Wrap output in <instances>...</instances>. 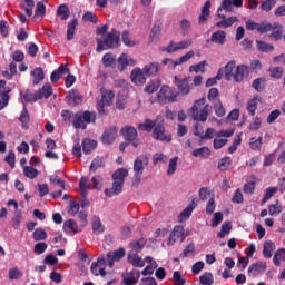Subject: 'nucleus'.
Here are the masks:
<instances>
[{
  "mask_svg": "<svg viewBox=\"0 0 285 285\" xmlns=\"http://www.w3.org/2000/svg\"><path fill=\"white\" fill-rule=\"evenodd\" d=\"M248 72V67L245 65L236 66L235 61H229L224 69H219L217 77L222 79V77H226L227 81H235L236 83H240L244 81V77Z\"/></svg>",
  "mask_w": 285,
  "mask_h": 285,
  "instance_id": "nucleus-1",
  "label": "nucleus"
},
{
  "mask_svg": "<svg viewBox=\"0 0 285 285\" xmlns=\"http://www.w3.org/2000/svg\"><path fill=\"white\" fill-rule=\"evenodd\" d=\"M202 106L204 107L202 108ZM210 112H213V106L208 104L206 105V97L194 101V105L190 108L191 119L194 121H200L202 124H206V121H208Z\"/></svg>",
  "mask_w": 285,
  "mask_h": 285,
  "instance_id": "nucleus-2",
  "label": "nucleus"
},
{
  "mask_svg": "<svg viewBox=\"0 0 285 285\" xmlns=\"http://www.w3.org/2000/svg\"><path fill=\"white\" fill-rule=\"evenodd\" d=\"M121 39V32L112 30L108 32L104 39L97 38L96 52H104V50H114V48H119V41Z\"/></svg>",
  "mask_w": 285,
  "mask_h": 285,
  "instance_id": "nucleus-3",
  "label": "nucleus"
},
{
  "mask_svg": "<svg viewBox=\"0 0 285 285\" xmlns=\"http://www.w3.org/2000/svg\"><path fill=\"white\" fill-rule=\"evenodd\" d=\"M223 10H225V12H233V2H230V0L222 1L220 7L217 9V17L222 20L216 23V28L226 29L237 23L238 19L236 16L226 18V14L222 13Z\"/></svg>",
  "mask_w": 285,
  "mask_h": 285,
  "instance_id": "nucleus-4",
  "label": "nucleus"
},
{
  "mask_svg": "<svg viewBox=\"0 0 285 285\" xmlns=\"http://www.w3.org/2000/svg\"><path fill=\"white\" fill-rule=\"evenodd\" d=\"M97 121V114L86 110L78 111L73 115L72 126L76 130H86L88 124H95Z\"/></svg>",
  "mask_w": 285,
  "mask_h": 285,
  "instance_id": "nucleus-5",
  "label": "nucleus"
},
{
  "mask_svg": "<svg viewBox=\"0 0 285 285\" xmlns=\"http://www.w3.org/2000/svg\"><path fill=\"white\" fill-rule=\"evenodd\" d=\"M88 177L83 176L80 178L79 181V190L82 197H86V195H88V190H90V188H92L94 190H101V188L104 187V178L99 175H96L91 178V183H89Z\"/></svg>",
  "mask_w": 285,
  "mask_h": 285,
  "instance_id": "nucleus-6",
  "label": "nucleus"
},
{
  "mask_svg": "<svg viewBox=\"0 0 285 285\" xmlns=\"http://www.w3.org/2000/svg\"><path fill=\"white\" fill-rule=\"evenodd\" d=\"M263 35H267L272 41H281L282 37H284V26L279 22L271 23L265 21Z\"/></svg>",
  "mask_w": 285,
  "mask_h": 285,
  "instance_id": "nucleus-7",
  "label": "nucleus"
},
{
  "mask_svg": "<svg viewBox=\"0 0 285 285\" xmlns=\"http://www.w3.org/2000/svg\"><path fill=\"white\" fill-rule=\"evenodd\" d=\"M148 166V156L137 157L134 161V181L132 186L136 188L141 184V177L144 175V170Z\"/></svg>",
  "mask_w": 285,
  "mask_h": 285,
  "instance_id": "nucleus-8",
  "label": "nucleus"
},
{
  "mask_svg": "<svg viewBox=\"0 0 285 285\" xmlns=\"http://www.w3.org/2000/svg\"><path fill=\"white\" fill-rule=\"evenodd\" d=\"M120 134L122 135L125 141H129L134 148H139V145L141 144L137 137H139V134L137 132V129L132 126H126L120 130Z\"/></svg>",
  "mask_w": 285,
  "mask_h": 285,
  "instance_id": "nucleus-9",
  "label": "nucleus"
},
{
  "mask_svg": "<svg viewBox=\"0 0 285 285\" xmlns=\"http://www.w3.org/2000/svg\"><path fill=\"white\" fill-rule=\"evenodd\" d=\"M193 46V40H181L179 42L170 41L167 47H163L161 51L167 52L168 55H173V52H177L178 50H186Z\"/></svg>",
  "mask_w": 285,
  "mask_h": 285,
  "instance_id": "nucleus-10",
  "label": "nucleus"
},
{
  "mask_svg": "<svg viewBox=\"0 0 285 285\" xmlns=\"http://www.w3.org/2000/svg\"><path fill=\"white\" fill-rule=\"evenodd\" d=\"M153 137L157 141H173V136L170 134H166V127L163 122H158L153 131Z\"/></svg>",
  "mask_w": 285,
  "mask_h": 285,
  "instance_id": "nucleus-11",
  "label": "nucleus"
},
{
  "mask_svg": "<svg viewBox=\"0 0 285 285\" xmlns=\"http://www.w3.org/2000/svg\"><path fill=\"white\" fill-rule=\"evenodd\" d=\"M92 275L96 277H106V257L104 255L99 256L97 262L92 263L90 266Z\"/></svg>",
  "mask_w": 285,
  "mask_h": 285,
  "instance_id": "nucleus-12",
  "label": "nucleus"
},
{
  "mask_svg": "<svg viewBox=\"0 0 285 285\" xmlns=\"http://www.w3.org/2000/svg\"><path fill=\"white\" fill-rule=\"evenodd\" d=\"M7 85L8 82L6 80H0V110H3L10 101V92H12V89Z\"/></svg>",
  "mask_w": 285,
  "mask_h": 285,
  "instance_id": "nucleus-13",
  "label": "nucleus"
},
{
  "mask_svg": "<svg viewBox=\"0 0 285 285\" xmlns=\"http://www.w3.org/2000/svg\"><path fill=\"white\" fill-rule=\"evenodd\" d=\"M266 262L264 261H258L256 263H253L248 269H247V275L248 277H259V275H264L266 273Z\"/></svg>",
  "mask_w": 285,
  "mask_h": 285,
  "instance_id": "nucleus-14",
  "label": "nucleus"
},
{
  "mask_svg": "<svg viewBox=\"0 0 285 285\" xmlns=\"http://www.w3.org/2000/svg\"><path fill=\"white\" fill-rule=\"evenodd\" d=\"M117 127L111 126L105 129L101 136V141L105 146H110L115 144V139H117Z\"/></svg>",
  "mask_w": 285,
  "mask_h": 285,
  "instance_id": "nucleus-15",
  "label": "nucleus"
},
{
  "mask_svg": "<svg viewBox=\"0 0 285 285\" xmlns=\"http://www.w3.org/2000/svg\"><path fill=\"white\" fill-rule=\"evenodd\" d=\"M157 99L159 104H173L175 98L173 97V90L168 86H163L158 92Z\"/></svg>",
  "mask_w": 285,
  "mask_h": 285,
  "instance_id": "nucleus-16",
  "label": "nucleus"
},
{
  "mask_svg": "<svg viewBox=\"0 0 285 285\" xmlns=\"http://www.w3.org/2000/svg\"><path fill=\"white\" fill-rule=\"evenodd\" d=\"M175 86L180 95H188L193 89V86L190 85V78L179 79L175 77Z\"/></svg>",
  "mask_w": 285,
  "mask_h": 285,
  "instance_id": "nucleus-17",
  "label": "nucleus"
},
{
  "mask_svg": "<svg viewBox=\"0 0 285 285\" xmlns=\"http://www.w3.org/2000/svg\"><path fill=\"white\" fill-rule=\"evenodd\" d=\"M146 77L148 76H146L141 68H135L130 75L131 81L135 86H144V83H146Z\"/></svg>",
  "mask_w": 285,
  "mask_h": 285,
  "instance_id": "nucleus-18",
  "label": "nucleus"
},
{
  "mask_svg": "<svg viewBox=\"0 0 285 285\" xmlns=\"http://www.w3.org/2000/svg\"><path fill=\"white\" fill-rule=\"evenodd\" d=\"M207 43H216L217 46H224L226 43V31L217 30L212 33L210 39L206 40Z\"/></svg>",
  "mask_w": 285,
  "mask_h": 285,
  "instance_id": "nucleus-19",
  "label": "nucleus"
},
{
  "mask_svg": "<svg viewBox=\"0 0 285 285\" xmlns=\"http://www.w3.org/2000/svg\"><path fill=\"white\" fill-rule=\"evenodd\" d=\"M70 72V68L68 65H60L58 69L53 70L50 76L51 83H58L59 79H61L62 75H68Z\"/></svg>",
  "mask_w": 285,
  "mask_h": 285,
  "instance_id": "nucleus-20",
  "label": "nucleus"
},
{
  "mask_svg": "<svg viewBox=\"0 0 285 285\" xmlns=\"http://www.w3.org/2000/svg\"><path fill=\"white\" fill-rule=\"evenodd\" d=\"M161 70L159 62H150L142 68L146 77H157V73Z\"/></svg>",
  "mask_w": 285,
  "mask_h": 285,
  "instance_id": "nucleus-21",
  "label": "nucleus"
},
{
  "mask_svg": "<svg viewBox=\"0 0 285 285\" xmlns=\"http://www.w3.org/2000/svg\"><path fill=\"white\" fill-rule=\"evenodd\" d=\"M52 96V85L50 83H45L42 88L38 89L36 92V99L41 100V99H49V97Z\"/></svg>",
  "mask_w": 285,
  "mask_h": 285,
  "instance_id": "nucleus-22",
  "label": "nucleus"
},
{
  "mask_svg": "<svg viewBox=\"0 0 285 285\" xmlns=\"http://www.w3.org/2000/svg\"><path fill=\"white\" fill-rule=\"evenodd\" d=\"M266 26V21H263V22H255L254 20H247L246 23H245V28L246 30H249V31H254L256 30V32H258V35H264V28Z\"/></svg>",
  "mask_w": 285,
  "mask_h": 285,
  "instance_id": "nucleus-23",
  "label": "nucleus"
},
{
  "mask_svg": "<svg viewBox=\"0 0 285 285\" xmlns=\"http://www.w3.org/2000/svg\"><path fill=\"white\" fill-rule=\"evenodd\" d=\"M139 277H141L139 269H132L124 277L125 285H136L139 282Z\"/></svg>",
  "mask_w": 285,
  "mask_h": 285,
  "instance_id": "nucleus-24",
  "label": "nucleus"
},
{
  "mask_svg": "<svg viewBox=\"0 0 285 285\" xmlns=\"http://www.w3.org/2000/svg\"><path fill=\"white\" fill-rule=\"evenodd\" d=\"M122 190H124V183L114 180L112 187L105 189V195L106 197H115V195H119Z\"/></svg>",
  "mask_w": 285,
  "mask_h": 285,
  "instance_id": "nucleus-25",
  "label": "nucleus"
},
{
  "mask_svg": "<svg viewBox=\"0 0 285 285\" xmlns=\"http://www.w3.org/2000/svg\"><path fill=\"white\" fill-rule=\"evenodd\" d=\"M147 240L144 237H140L137 240H132L129 246L131 248L132 254H137V253H141L144 250V248L146 247Z\"/></svg>",
  "mask_w": 285,
  "mask_h": 285,
  "instance_id": "nucleus-26",
  "label": "nucleus"
},
{
  "mask_svg": "<svg viewBox=\"0 0 285 285\" xmlns=\"http://www.w3.org/2000/svg\"><path fill=\"white\" fill-rule=\"evenodd\" d=\"M128 262L134 268H144L146 266L145 261L137 254L129 253Z\"/></svg>",
  "mask_w": 285,
  "mask_h": 285,
  "instance_id": "nucleus-27",
  "label": "nucleus"
},
{
  "mask_svg": "<svg viewBox=\"0 0 285 285\" xmlns=\"http://www.w3.org/2000/svg\"><path fill=\"white\" fill-rule=\"evenodd\" d=\"M30 75H31V77H33V81H32L33 86H39V83H41V81H43V79H46V73H43V69L41 67L35 68L30 72Z\"/></svg>",
  "mask_w": 285,
  "mask_h": 285,
  "instance_id": "nucleus-28",
  "label": "nucleus"
},
{
  "mask_svg": "<svg viewBox=\"0 0 285 285\" xmlns=\"http://www.w3.org/2000/svg\"><path fill=\"white\" fill-rule=\"evenodd\" d=\"M210 17V0H207L202 8L200 14L198 17V23H206Z\"/></svg>",
  "mask_w": 285,
  "mask_h": 285,
  "instance_id": "nucleus-29",
  "label": "nucleus"
},
{
  "mask_svg": "<svg viewBox=\"0 0 285 285\" xmlns=\"http://www.w3.org/2000/svg\"><path fill=\"white\" fill-rule=\"evenodd\" d=\"M195 210V200L191 202L190 205H188L178 216V222L184 223L188 219H190V215H193V212Z\"/></svg>",
  "mask_w": 285,
  "mask_h": 285,
  "instance_id": "nucleus-30",
  "label": "nucleus"
},
{
  "mask_svg": "<svg viewBox=\"0 0 285 285\" xmlns=\"http://www.w3.org/2000/svg\"><path fill=\"white\" fill-rule=\"evenodd\" d=\"M91 228L94 235H102V233L106 230V227H104V224H101V218L99 217L92 218Z\"/></svg>",
  "mask_w": 285,
  "mask_h": 285,
  "instance_id": "nucleus-31",
  "label": "nucleus"
},
{
  "mask_svg": "<svg viewBox=\"0 0 285 285\" xmlns=\"http://www.w3.org/2000/svg\"><path fill=\"white\" fill-rule=\"evenodd\" d=\"M126 177H128L127 168H119L112 174L114 181H118L120 184H126Z\"/></svg>",
  "mask_w": 285,
  "mask_h": 285,
  "instance_id": "nucleus-32",
  "label": "nucleus"
},
{
  "mask_svg": "<svg viewBox=\"0 0 285 285\" xmlns=\"http://www.w3.org/2000/svg\"><path fill=\"white\" fill-rule=\"evenodd\" d=\"M20 97L23 106H26V104H35V101H39V99H37V94L33 95L30 90L20 91Z\"/></svg>",
  "mask_w": 285,
  "mask_h": 285,
  "instance_id": "nucleus-33",
  "label": "nucleus"
},
{
  "mask_svg": "<svg viewBox=\"0 0 285 285\" xmlns=\"http://www.w3.org/2000/svg\"><path fill=\"white\" fill-rule=\"evenodd\" d=\"M273 250H275V243L273 240H266L263 245V257L271 259L273 257Z\"/></svg>",
  "mask_w": 285,
  "mask_h": 285,
  "instance_id": "nucleus-34",
  "label": "nucleus"
},
{
  "mask_svg": "<svg viewBox=\"0 0 285 285\" xmlns=\"http://www.w3.org/2000/svg\"><path fill=\"white\" fill-rule=\"evenodd\" d=\"M95 148H97V141L89 138L82 140V151L85 155H90Z\"/></svg>",
  "mask_w": 285,
  "mask_h": 285,
  "instance_id": "nucleus-35",
  "label": "nucleus"
},
{
  "mask_svg": "<svg viewBox=\"0 0 285 285\" xmlns=\"http://www.w3.org/2000/svg\"><path fill=\"white\" fill-rule=\"evenodd\" d=\"M77 26H79L77 18H73L71 21L68 22V26H67V40L68 41H72V39H75V30H77Z\"/></svg>",
  "mask_w": 285,
  "mask_h": 285,
  "instance_id": "nucleus-36",
  "label": "nucleus"
},
{
  "mask_svg": "<svg viewBox=\"0 0 285 285\" xmlns=\"http://www.w3.org/2000/svg\"><path fill=\"white\" fill-rule=\"evenodd\" d=\"M100 92H101L100 102L105 104L106 106H111L112 99H115V92H112V90H104V89H100Z\"/></svg>",
  "mask_w": 285,
  "mask_h": 285,
  "instance_id": "nucleus-37",
  "label": "nucleus"
},
{
  "mask_svg": "<svg viewBox=\"0 0 285 285\" xmlns=\"http://www.w3.org/2000/svg\"><path fill=\"white\" fill-rule=\"evenodd\" d=\"M157 125V120L146 119L142 124L138 125V128L145 132H153V128L155 129Z\"/></svg>",
  "mask_w": 285,
  "mask_h": 285,
  "instance_id": "nucleus-38",
  "label": "nucleus"
},
{
  "mask_svg": "<svg viewBox=\"0 0 285 285\" xmlns=\"http://www.w3.org/2000/svg\"><path fill=\"white\" fill-rule=\"evenodd\" d=\"M117 63V56L112 55L111 52L105 53L102 57V65L105 68H112Z\"/></svg>",
  "mask_w": 285,
  "mask_h": 285,
  "instance_id": "nucleus-39",
  "label": "nucleus"
},
{
  "mask_svg": "<svg viewBox=\"0 0 285 285\" xmlns=\"http://www.w3.org/2000/svg\"><path fill=\"white\" fill-rule=\"evenodd\" d=\"M107 257H111L115 262H121V259L126 257V249L124 247H120L114 252H109L107 254Z\"/></svg>",
  "mask_w": 285,
  "mask_h": 285,
  "instance_id": "nucleus-40",
  "label": "nucleus"
},
{
  "mask_svg": "<svg viewBox=\"0 0 285 285\" xmlns=\"http://www.w3.org/2000/svg\"><path fill=\"white\" fill-rule=\"evenodd\" d=\"M57 16L60 17L61 21H67L70 18V9L67 4H60L57 9Z\"/></svg>",
  "mask_w": 285,
  "mask_h": 285,
  "instance_id": "nucleus-41",
  "label": "nucleus"
},
{
  "mask_svg": "<svg viewBox=\"0 0 285 285\" xmlns=\"http://www.w3.org/2000/svg\"><path fill=\"white\" fill-rule=\"evenodd\" d=\"M21 219H23V214L21 209L14 212V217L11 218L12 228L19 230L21 228Z\"/></svg>",
  "mask_w": 285,
  "mask_h": 285,
  "instance_id": "nucleus-42",
  "label": "nucleus"
},
{
  "mask_svg": "<svg viewBox=\"0 0 285 285\" xmlns=\"http://www.w3.org/2000/svg\"><path fill=\"white\" fill-rule=\"evenodd\" d=\"M265 86H266V78H264V77L256 78L252 82V88H254V90H256V92H264Z\"/></svg>",
  "mask_w": 285,
  "mask_h": 285,
  "instance_id": "nucleus-43",
  "label": "nucleus"
},
{
  "mask_svg": "<svg viewBox=\"0 0 285 285\" xmlns=\"http://www.w3.org/2000/svg\"><path fill=\"white\" fill-rule=\"evenodd\" d=\"M281 262H285V248L277 249L273 257V264L275 266H282Z\"/></svg>",
  "mask_w": 285,
  "mask_h": 285,
  "instance_id": "nucleus-44",
  "label": "nucleus"
},
{
  "mask_svg": "<svg viewBox=\"0 0 285 285\" xmlns=\"http://www.w3.org/2000/svg\"><path fill=\"white\" fill-rule=\"evenodd\" d=\"M23 175L28 179H37V177L39 176V170H37V168H35L32 166H24Z\"/></svg>",
  "mask_w": 285,
  "mask_h": 285,
  "instance_id": "nucleus-45",
  "label": "nucleus"
},
{
  "mask_svg": "<svg viewBox=\"0 0 285 285\" xmlns=\"http://www.w3.org/2000/svg\"><path fill=\"white\" fill-rule=\"evenodd\" d=\"M277 190H279L277 187H267L265 189V194H264V197L261 202L262 206H264V204H266V202H268L271 198H273Z\"/></svg>",
  "mask_w": 285,
  "mask_h": 285,
  "instance_id": "nucleus-46",
  "label": "nucleus"
},
{
  "mask_svg": "<svg viewBox=\"0 0 285 285\" xmlns=\"http://www.w3.org/2000/svg\"><path fill=\"white\" fill-rule=\"evenodd\" d=\"M199 282L202 285H213L215 284V277H213V273L205 272L199 276Z\"/></svg>",
  "mask_w": 285,
  "mask_h": 285,
  "instance_id": "nucleus-47",
  "label": "nucleus"
},
{
  "mask_svg": "<svg viewBox=\"0 0 285 285\" xmlns=\"http://www.w3.org/2000/svg\"><path fill=\"white\" fill-rule=\"evenodd\" d=\"M191 155L193 157H203L204 159H206V157H210V148L200 147V148L194 149Z\"/></svg>",
  "mask_w": 285,
  "mask_h": 285,
  "instance_id": "nucleus-48",
  "label": "nucleus"
},
{
  "mask_svg": "<svg viewBox=\"0 0 285 285\" xmlns=\"http://www.w3.org/2000/svg\"><path fill=\"white\" fill-rule=\"evenodd\" d=\"M264 144V138L263 137H258L257 139L255 137L250 138L249 140V148L250 150H262V146Z\"/></svg>",
  "mask_w": 285,
  "mask_h": 285,
  "instance_id": "nucleus-49",
  "label": "nucleus"
},
{
  "mask_svg": "<svg viewBox=\"0 0 285 285\" xmlns=\"http://www.w3.org/2000/svg\"><path fill=\"white\" fill-rule=\"evenodd\" d=\"M230 230H233V225L230 224V222L223 223V225L220 227V232L217 234V237L219 239H224V237H226V235L230 234Z\"/></svg>",
  "mask_w": 285,
  "mask_h": 285,
  "instance_id": "nucleus-50",
  "label": "nucleus"
},
{
  "mask_svg": "<svg viewBox=\"0 0 285 285\" xmlns=\"http://www.w3.org/2000/svg\"><path fill=\"white\" fill-rule=\"evenodd\" d=\"M18 119L22 124V128H28V124H30V114H28V108L26 106H23Z\"/></svg>",
  "mask_w": 285,
  "mask_h": 285,
  "instance_id": "nucleus-51",
  "label": "nucleus"
},
{
  "mask_svg": "<svg viewBox=\"0 0 285 285\" xmlns=\"http://www.w3.org/2000/svg\"><path fill=\"white\" fill-rule=\"evenodd\" d=\"M275 6H277V0H263L261 2V10L263 12H271Z\"/></svg>",
  "mask_w": 285,
  "mask_h": 285,
  "instance_id": "nucleus-52",
  "label": "nucleus"
},
{
  "mask_svg": "<svg viewBox=\"0 0 285 285\" xmlns=\"http://www.w3.org/2000/svg\"><path fill=\"white\" fill-rule=\"evenodd\" d=\"M214 112L216 117H224L226 115V108H224L222 99H218L216 102H214Z\"/></svg>",
  "mask_w": 285,
  "mask_h": 285,
  "instance_id": "nucleus-53",
  "label": "nucleus"
},
{
  "mask_svg": "<svg viewBox=\"0 0 285 285\" xmlns=\"http://www.w3.org/2000/svg\"><path fill=\"white\" fill-rule=\"evenodd\" d=\"M230 166H233V159H230V157H224L218 161L217 168L218 170H228V168H230Z\"/></svg>",
  "mask_w": 285,
  "mask_h": 285,
  "instance_id": "nucleus-54",
  "label": "nucleus"
},
{
  "mask_svg": "<svg viewBox=\"0 0 285 285\" xmlns=\"http://www.w3.org/2000/svg\"><path fill=\"white\" fill-rule=\"evenodd\" d=\"M63 229L71 230L73 235H77V233H79V225H77V222H75V219H69L65 222Z\"/></svg>",
  "mask_w": 285,
  "mask_h": 285,
  "instance_id": "nucleus-55",
  "label": "nucleus"
},
{
  "mask_svg": "<svg viewBox=\"0 0 285 285\" xmlns=\"http://www.w3.org/2000/svg\"><path fill=\"white\" fill-rule=\"evenodd\" d=\"M268 72L272 79H282L284 77V68L282 67H272L268 69Z\"/></svg>",
  "mask_w": 285,
  "mask_h": 285,
  "instance_id": "nucleus-56",
  "label": "nucleus"
},
{
  "mask_svg": "<svg viewBox=\"0 0 285 285\" xmlns=\"http://www.w3.org/2000/svg\"><path fill=\"white\" fill-rule=\"evenodd\" d=\"M282 205H279V200H275V204H271L268 206V214L272 216V217H275L277 215H279V213H282Z\"/></svg>",
  "mask_w": 285,
  "mask_h": 285,
  "instance_id": "nucleus-57",
  "label": "nucleus"
},
{
  "mask_svg": "<svg viewBox=\"0 0 285 285\" xmlns=\"http://www.w3.org/2000/svg\"><path fill=\"white\" fill-rule=\"evenodd\" d=\"M32 238L35 242H43V239H48V234L41 228H36Z\"/></svg>",
  "mask_w": 285,
  "mask_h": 285,
  "instance_id": "nucleus-58",
  "label": "nucleus"
},
{
  "mask_svg": "<svg viewBox=\"0 0 285 285\" xmlns=\"http://www.w3.org/2000/svg\"><path fill=\"white\" fill-rule=\"evenodd\" d=\"M207 99L210 104H217V100H219V89L217 88H210L207 95Z\"/></svg>",
  "mask_w": 285,
  "mask_h": 285,
  "instance_id": "nucleus-59",
  "label": "nucleus"
},
{
  "mask_svg": "<svg viewBox=\"0 0 285 285\" xmlns=\"http://www.w3.org/2000/svg\"><path fill=\"white\" fill-rule=\"evenodd\" d=\"M206 66H208V62L206 60H203L197 65L190 66L189 72H206Z\"/></svg>",
  "mask_w": 285,
  "mask_h": 285,
  "instance_id": "nucleus-60",
  "label": "nucleus"
},
{
  "mask_svg": "<svg viewBox=\"0 0 285 285\" xmlns=\"http://www.w3.org/2000/svg\"><path fill=\"white\" fill-rule=\"evenodd\" d=\"M69 97L73 100L75 106H79V104L83 101V97L81 96V94H79V90L77 89H72L71 91H69Z\"/></svg>",
  "mask_w": 285,
  "mask_h": 285,
  "instance_id": "nucleus-61",
  "label": "nucleus"
},
{
  "mask_svg": "<svg viewBox=\"0 0 285 285\" xmlns=\"http://www.w3.org/2000/svg\"><path fill=\"white\" fill-rule=\"evenodd\" d=\"M127 66H128V55L122 53L118 58V70H120V72H124V70H126Z\"/></svg>",
  "mask_w": 285,
  "mask_h": 285,
  "instance_id": "nucleus-62",
  "label": "nucleus"
},
{
  "mask_svg": "<svg viewBox=\"0 0 285 285\" xmlns=\"http://www.w3.org/2000/svg\"><path fill=\"white\" fill-rule=\"evenodd\" d=\"M174 285H186V278L181 276V272L175 271L173 274Z\"/></svg>",
  "mask_w": 285,
  "mask_h": 285,
  "instance_id": "nucleus-63",
  "label": "nucleus"
},
{
  "mask_svg": "<svg viewBox=\"0 0 285 285\" xmlns=\"http://www.w3.org/2000/svg\"><path fill=\"white\" fill-rule=\"evenodd\" d=\"M188 32H190V21L183 19L180 21V35L183 37H186V35H188Z\"/></svg>",
  "mask_w": 285,
  "mask_h": 285,
  "instance_id": "nucleus-64",
  "label": "nucleus"
}]
</instances>
